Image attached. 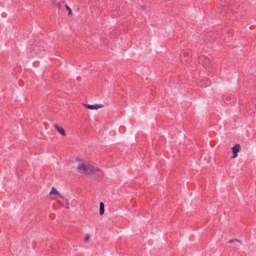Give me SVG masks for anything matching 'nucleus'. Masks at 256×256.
<instances>
[{
  "label": "nucleus",
  "instance_id": "f257e3e1",
  "mask_svg": "<svg viewBox=\"0 0 256 256\" xmlns=\"http://www.w3.org/2000/svg\"><path fill=\"white\" fill-rule=\"evenodd\" d=\"M79 172L86 175L95 174L98 178L102 176V172L98 168H94L91 164L85 165L83 164H80L77 168Z\"/></svg>",
  "mask_w": 256,
  "mask_h": 256
},
{
  "label": "nucleus",
  "instance_id": "f03ea898",
  "mask_svg": "<svg viewBox=\"0 0 256 256\" xmlns=\"http://www.w3.org/2000/svg\"><path fill=\"white\" fill-rule=\"evenodd\" d=\"M180 58L182 61L188 62L191 60V54L190 51L184 52L180 56Z\"/></svg>",
  "mask_w": 256,
  "mask_h": 256
},
{
  "label": "nucleus",
  "instance_id": "7ed1b4c3",
  "mask_svg": "<svg viewBox=\"0 0 256 256\" xmlns=\"http://www.w3.org/2000/svg\"><path fill=\"white\" fill-rule=\"evenodd\" d=\"M200 60H202V64L208 66V68L211 66V68H212V62L208 58L205 56H201L200 58Z\"/></svg>",
  "mask_w": 256,
  "mask_h": 256
},
{
  "label": "nucleus",
  "instance_id": "20e7f679",
  "mask_svg": "<svg viewBox=\"0 0 256 256\" xmlns=\"http://www.w3.org/2000/svg\"><path fill=\"white\" fill-rule=\"evenodd\" d=\"M249 112L251 114L256 111V100H252L248 104Z\"/></svg>",
  "mask_w": 256,
  "mask_h": 256
},
{
  "label": "nucleus",
  "instance_id": "39448f33",
  "mask_svg": "<svg viewBox=\"0 0 256 256\" xmlns=\"http://www.w3.org/2000/svg\"><path fill=\"white\" fill-rule=\"evenodd\" d=\"M85 106L86 108L90 109V110H97L99 108H101L104 106V105L102 104H85Z\"/></svg>",
  "mask_w": 256,
  "mask_h": 256
},
{
  "label": "nucleus",
  "instance_id": "423d86ee",
  "mask_svg": "<svg viewBox=\"0 0 256 256\" xmlns=\"http://www.w3.org/2000/svg\"><path fill=\"white\" fill-rule=\"evenodd\" d=\"M58 194L60 198H62V196L54 188L52 187L51 191L50 192V194Z\"/></svg>",
  "mask_w": 256,
  "mask_h": 256
},
{
  "label": "nucleus",
  "instance_id": "0eeeda50",
  "mask_svg": "<svg viewBox=\"0 0 256 256\" xmlns=\"http://www.w3.org/2000/svg\"><path fill=\"white\" fill-rule=\"evenodd\" d=\"M54 127L62 136H64L66 135L65 130L62 128L59 127L57 125H56Z\"/></svg>",
  "mask_w": 256,
  "mask_h": 256
},
{
  "label": "nucleus",
  "instance_id": "6e6552de",
  "mask_svg": "<svg viewBox=\"0 0 256 256\" xmlns=\"http://www.w3.org/2000/svg\"><path fill=\"white\" fill-rule=\"evenodd\" d=\"M240 146L239 144H236L232 148V152H238L240 150Z\"/></svg>",
  "mask_w": 256,
  "mask_h": 256
},
{
  "label": "nucleus",
  "instance_id": "1a4fd4ad",
  "mask_svg": "<svg viewBox=\"0 0 256 256\" xmlns=\"http://www.w3.org/2000/svg\"><path fill=\"white\" fill-rule=\"evenodd\" d=\"M104 206L103 202H101L100 204V214L102 215L104 213Z\"/></svg>",
  "mask_w": 256,
  "mask_h": 256
},
{
  "label": "nucleus",
  "instance_id": "9d476101",
  "mask_svg": "<svg viewBox=\"0 0 256 256\" xmlns=\"http://www.w3.org/2000/svg\"><path fill=\"white\" fill-rule=\"evenodd\" d=\"M64 2H58L56 4V6L58 8V10H60V8H62V6H64Z\"/></svg>",
  "mask_w": 256,
  "mask_h": 256
},
{
  "label": "nucleus",
  "instance_id": "9b49d317",
  "mask_svg": "<svg viewBox=\"0 0 256 256\" xmlns=\"http://www.w3.org/2000/svg\"><path fill=\"white\" fill-rule=\"evenodd\" d=\"M64 6L65 7L66 9L68 11V14H72L71 8L66 4L64 5Z\"/></svg>",
  "mask_w": 256,
  "mask_h": 256
},
{
  "label": "nucleus",
  "instance_id": "f8f14e48",
  "mask_svg": "<svg viewBox=\"0 0 256 256\" xmlns=\"http://www.w3.org/2000/svg\"><path fill=\"white\" fill-rule=\"evenodd\" d=\"M233 242H237L238 243H239L240 244H241V241L238 240V239H234V240H229L228 242L229 244H230V243H232Z\"/></svg>",
  "mask_w": 256,
  "mask_h": 256
},
{
  "label": "nucleus",
  "instance_id": "ddd939ff",
  "mask_svg": "<svg viewBox=\"0 0 256 256\" xmlns=\"http://www.w3.org/2000/svg\"><path fill=\"white\" fill-rule=\"evenodd\" d=\"M237 153L238 152H232V158H235L236 157L238 156Z\"/></svg>",
  "mask_w": 256,
  "mask_h": 256
},
{
  "label": "nucleus",
  "instance_id": "4468645a",
  "mask_svg": "<svg viewBox=\"0 0 256 256\" xmlns=\"http://www.w3.org/2000/svg\"><path fill=\"white\" fill-rule=\"evenodd\" d=\"M90 236L88 234L86 235L84 238V240L85 241L88 240L90 238Z\"/></svg>",
  "mask_w": 256,
  "mask_h": 256
},
{
  "label": "nucleus",
  "instance_id": "2eb2a0df",
  "mask_svg": "<svg viewBox=\"0 0 256 256\" xmlns=\"http://www.w3.org/2000/svg\"><path fill=\"white\" fill-rule=\"evenodd\" d=\"M231 8V4H228V6L227 8H225V6H224V10H226L228 8Z\"/></svg>",
  "mask_w": 256,
  "mask_h": 256
},
{
  "label": "nucleus",
  "instance_id": "dca6fc26",
  "mask_svg": "<svg viewBox=\"0 0 256 256\" xmlns=\"http://www.w3.org/2000/svg\"><path fill=\"white\" fill-rule=\"evenodd\" d=\"M235 246H238V244H235Z\"/></svg>",
  "mask_w": 256,
  "mask_h": 256
}]
</instances>
